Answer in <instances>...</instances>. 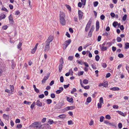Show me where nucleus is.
<instances>
[{"label":"nucleus","instance_id":"f257e3e1","mask_svg":"<svg viewBox=\"0 0 129 129\" xmlns=\"http://www.w3.org/2000/svg\"><path fill=\"white\" fill-rule=\"evenodd\" d=\"M32 125L33 126H35L36 128H40L42 126L41 122H34L32 124Z\"/></svg>","mask_w":129,"mask_h":129},{"label":"nucleus","instance_id":"f03ea898","mask_svg":"<svg viewBox=\"0 0 129 129\" xmlns=\"http://www.w3.org/2000/svg\"><path fill=\"white\" fill-rule=\"evenodd\" d=\"M60 63L59 66V72H61L63 64V61L62 58H61L60 59Z\"/></svg>","mask_w":129,"mask_h":129},{"label":"nucleus","instance_id":"7ed1b4c3","mask_svg":"<svg viewBox=\"0 0 129 129\" xmlns=\"http://www.w3.org/2000/svg\"><path fill=\"white\" fill-rule=\"evenodd\" d=\"M54 37L53 36L50 35L48 38V39L46 41L45 43H49L50 44V43L53 40Z\"/></svg>","mask_w":129,"mask_h":129},{"label":"nucleus","instance_id":"20e7f679","mask_svg":"<svg viewBox=\"0 0 129 129\" xmlns=\"http://www.w3.org/2000/svg\"><path fill=\"white\" fill-rule=\"evenodd\" d=\"M46 45L44 51L45 52L48 51L50 49V44L49 43H45Z\"/></svg>","mask_w":129,"mask_h":129},{"label":"nucleus","instance_id":"39448f33","mask_svg":"<svg viewBox=\"0 0 129 129\" xmlns=\"http://www.w3.org/2000/svg\"><path fill=\"white\" fill-rule=\"evenodd\" d=\"M91 21L89 20L85 28V30L86 31H88V30L89 28V27L91 25Z\"/></svg>","mask_w":129,"mask_h":129},{"label":"nucleus","instance_id":"423d86ee","mask_svg":"<svg viewBox=\"0 0 129 129\" xmlns=\"http://www.w3.org/2000/svg\"><path fill=\"white\" fill-rule=\"evenodd\" d=\"M60 21L61 24L62 25H64L66 24V22L65 19H59Z\"/></svg>","mask_w":129,"mask_h":129},{"label":"nucleus","instance_id":"0eeeda50","mask_svg":"<svg viewBox=\"0 0 129 129\" xmlns=\"http://www.w3.org/2000/svg\"><path fill=\"white\" fill-rule=\"evenodd\" d=\"M78 16L79 19H82L83 16V13L82 11L79 10L78 11Z\"/></svg>","mask_w":129,"mask_h":129},{"label":"nucleus","instance_id":"6e6552de","mask_svg":"<svg viewBox=\"0 0 129 129\" xmlns=\"http://www.w3.org/2000/svg\"><path fill=\"white\" fill-rule=\"evenodd\" d=\"M65 16V14L62 12H60L59 19H64Z\"/></svg>","mask_w":129,"mask_h":129},{"label":"nucleus","instance_id":"1a4fd4ad","mask_svg":"<svg viewBox=\"0 0 129 129\" xmlns=\"http://www.w3.org/2000/svg\"><path fill=\"white\" fill-rule=\"evenodd\" d=\"M8 18L10 22H11L12 23H14V21L13 19L12 15V14H11L9 16Z\"/></svg>","mask_w":129,"mask_h":129},{"label":"nucleus","instance_id":"9d476101","mask_svg":"<svg viewBox=\"0 0 129 129\" xmlns=\"http://www.w3.org/2000/svg\"><path fill=\"white\" fill-rule=\"evenodd\" d=\"M108 84L106 82H104L102 83H100L99 86H103L104 87H106L108 86Z\"/></svg>","mask_w":129,"mask_h":129},{"label":"nucleus","instance_id":"9b49d317","mask_svg":"<svg viewBox=\"0 0 129 129\" xmlns=\"http://www.w3.org/2000/svg\"><path fill=\"white\" fill-rule=\"evenodd\" d=\"M100 27L99 23L98 21H97L96 23V30L98 31V30Z\"/></svg>","mask_w":129,"mask_h":129},{"label":"nucleus","instance_id":"f8f14e48","mask_svg":"<svg viewBox=\"0 0 129 129\" xmlns=\"http://www.w3.org/2000/svg\"><path fill=\"white\" fill-rule=\"evenodd\" d=\"M36 105L39 107H41L42 105V103L39 100H37L36 102Z\"/></svg>","mask_w":129,"mask_h":129},{"label":"nucleus","instance_id":"ddd939ff","mask_svg":"<svg viewBox=\"0 0 129 129\" xmlns=\"http://www.w3.org/2000/svg\"><path fill=\"white\" fill-rule=\"evenodd\" d=\"M62 106V103H59L57 104L56 106V108L59 109Z\"/></svg>","mask_w":129,"mask_h":129},{"label":"nucleus","instance_id":"4468645a","mask_svg":"<svg viewBox=\"0 0 129 129\" xmlns=\"http://www.w3.org/2000/svg\"><path fill=\"white\" fill-rule=\"evenodd\" d=\"M75 108V107L74 106H68L66 107V109L67 110H72Z\"/></svg>","mask_w":129,"mask_h":129},{"label":"nucleus","instance_id":"2eb2a0df","mask_svg":"<svg viewBox=\"0 0 129 129\" xmlns=\"http://www.w3.org/2000/svg\"><path fill=\"white\" fill-rule=\"evenodd\" d=\"M44 127H45V129H50V126L48 124H44Z\"/></svg>","mask_w":129,"mask_h":129},{"label":"nucleus","instance_id":"dca6fc26","mask_svg":"<svg viewBox=\"0 0 129 129\" xmlns=\"http://www.w3.org/2000/svg\"><path fill=\"white\" fill-rule=\"evenodd\" d=\"M48 79V77H46V76H44L43 79L42 80V83L43 84L45 83L46 81Z\"/></svg>","mask_w":129,"mask_h":129},{"label":"nucleus","instance_id":"f3484780","mask_svg":"<svg viewBox=\"0 0 129 129\" xmlns=\"http://www.w3.org/2000/svg\"><path fill=\"white\" fill-rule=\"evenodd\" d=\"M67 100L70 103H73V99L72 98H69L68 97L67 98Z\"/></svg>","mask_w":129,"mask_h":129},{"label":"nucleus","instance_id":"a211bd4d","mask_svg":"<svg viewBox=\"0 0 129 129\" xmlns=\"http://www.w3.org/2000/svg\"><path fill=\"white\" fill-rule=\"evenodd\" d=\"M11 63L12 68L14 69L16 66V64L13 60H12Z\"/></svg>","mask_w":129,"mask_h":129},{"label":"nucleus","instance_id":"6ab92c4d","mask_svg":"<svg viewBox=\"0 0 129 129\" xmlns=\"http://www.w3.org/2000/svg\"><path fill=\"white\" fill-rule=\"evenodd\" d=\"M110 89L111 90L113 91H117L119 90V88L117 87H114L111 88Z\"/></svg>","mask_w":129,"mask_h":129},{"label":"nucleus","instance_id":"aec40b11","mask_svg":"<svg viewBox=\"0 0 129 129\" xmlns=\"http://www.w3.org/2000/svg\"><path fill=\"white\" fill-rule=\"evenodd\" d=\"M124 48L125 49H128L129 48V43L128 42H126L125 44Z\"/></svg>","mask_w":129,"mask_h":129},{"label":"nucleus","instance_id":"412c9836","mask_svg":"<svg viewBox=\"0 0 129 129\" xmlns=\"http://www.w3.org/2000/svg\"><path fill=\"white\" fill-rule=\"evenodd\" d=\"M117 112L118 114L121 115L123 116H125V114L123 112H122L121 111H116Z\"/></svg>","mask_w":129,"mask_h":129},{"label":"nucleus","instance_id":"4be33fe9","mask_svg":"<svg viewBox=\"0 0 129 129\" xmlns=\"http://www.w3.org/2000/svg\"><path fill=\"white\" fill-rule=\"evenodd\" d=\"M108 48V47L107 48L106 47L102 46L101 48V50L102 51H104L106 50Z\"/></svg>","mask_w":129,"mask_h":129},{"label":"nucleus","instance_id":"5701e85b","mask_svg":"<svg viewBox=\"0 0 129 129\" xmlns=\"http://www.w3.org/2000/svg\"><path fill=\"white\" fill-rule=\"evenodd\" d=\"M6 16L4 14H1V15L0 16V21L3 19H4L5 18Z\"/></svg>","mask_w":129,"mask_h":129},{"label":"nucleus","instance_id":"b1692460","mask_svg":"<svg viewBox=\"0 0 129 129\" xmlns=\"http://www.w3.org/2000/svg\"><path fill=\"white\" fill-rule=\"evenodd\" d=\"M3 117L4 119H7L9 118V115H6L5 114H3Z\"/></svg>","mask_w":129,"mask_h":129},{"label":"nucleus","instance_id":"393cba45","mask_svg":"<svg viewBox=\"0 0 129 129\" xmlns=\"http://www.w3.org/2000/svg\"><path fill=\"white\" fill-rule=\"evenodd\" d=\"M66 116V115L64 114L58 116L59 117L61 118H65Z\"/></svg>","mask_w":129,"mask_h":129},{"label":"nucleus","instance_id":"a878e982","mask_svg":"<svg viewBox=\"0 0 129 129\" xmlns=\"http://www.w3.org/2000/svg\"><path fill=\"white\" fill-rule=\"evenodd\" d=\"M47 102V104H50L52 102V101L50 99H48L46 100Z\"/></svg>","mask_w":129,"mask_h":129},{"label":"nucleus","instance_id":"bb28decb","mask_svg":"<svg viewBox=\"0 0 129 129\" xmlns=\"http://www.w3.org/2000/svg\"><path fill=\"white\" fill-rule=\"evenodd\" d=\"M118 24V23L117 22L114 21L113 23V25L114 27H116Z\"/></svg>","mask_w":129,"mask_h":129},{"label":"nucleus","instance_id":"cd10ccee","mask_svg":"<svg viewBox=\"0 0 129 129\" xmlns=\"http://www.w3.org/2000/svg\"><path fill=\"white\" fill-rule=\"evenodd\" d=\"M93 31H91L89 30V33H88V37H91L92 35V33Z\"/></svg>","mask_w":129,"mask_h":129},{"label":"nucleus","instance_id":"c85d7f7f","mask_svg":"<svg viewBox=\"0 0 129 129\" xmlns=\"http://www.w3.org/2000/svg\"><path fill=\"white\" fill-rule=\"evenodd\" d=\"M109 124L111 126H112L113 127H116V126L115 125V123H109Z\"/></svg>","mask_w":129,"mask_h":129},{"label":"nucleus","instance_id":"c756f323","mask_svg":"<svg viewBox=\"0 0 129 129\" xmlns=\"http://www.w3.org/2000/svg\"><path fill=\"white\" fill-rule=\"evenodd\" d=\"M23 103L24 104L30 105L31 103V102H28L26 101H25Z\"/></svg>","mask_w":129,"mask_h":129},{"label":"nucleus","instance_id":"7c9ffc66","mask_svg":"<svg viewBox=\"0 0 129 129\" xmlns=\"http://www.w3.org/2000/svg\"><path fill=\"white\" fill-rule=\"evenodd\" d=\"M91 101V98L90 97H89L87 98L86 101L88 103H90Z\"/></svg>","mask_w":129,"mask_h":129},{"label":"nucleus","instance_id":"2f4dec72","mask_svg":"<svg viewBox=\"0 0 129 129\" xmlns=\"http://www.w3.org/2000/svg\"><path fill=\"white\" fill-rule=\"evenodd\" d=\"M10 86L11 91L12 92L14 90V88L13 85H10Z\"/></svg>","mask_w":129,"mask_h":129},{"label":"nucleus","instance_id":"473e14b6","mask_svg":"<svg viewBox=\"0 0 129 129\" xmlns=\"http://www.w3.org/2000/svg\"><path fill=\"white\" fill-rule=\"evenodd\" d=\"M78 60H77V62L78 63L81 65H82L83 64L84 62L82 60H81L80 61H78Z\"/></svg>","mask_w":129,"mask_h":129},{"label":"nucleus","instance_id":"72a5a7b5","mask_svg":"<svg viewBox=\"0 0 129 129\" xmlns=\"http://www.w3.org/2000/svg\"><path fill=\"white\" fill-rule=\"evenodd\" d=\"M1 10L5 11L7 12H8V11L7 10L4 6L2 7V8L1 9Z\"/></svg>","mask_w":129,"mask_h":129},{"label":"nucleus","instance_id":"f704fd0d","mask_svg":"<svg viewBox=\"0 0 129 129\" xmlns=\"http://www.w3.org/2000/svg\"><path fill=\"white\" fill-rule=\"evenodd\" d=\"M83 83L85 84H87L88 83V81L87 80L85 79L83 81Z\"/></svg>","mask_w":129,"mask_h":129},{"label":"nucleus","instance_id":"c9c22d12","mask_svg":"<svg viewBox=\"0 0 129 129\" xmlns=\"http://www.w3.org/2000/svg\"><path fill=\"white\" fill-rule=\"evenodd\" d=\"M116 40L117 42H120L121 41V39L120 37H117Z\"/></svg>","mask_w":129,"mask_h":129},{"label":"nucleus","instance_id":"e433bc0d","mask_svg":"<svg viewBox=\"0 0 129 129\" xmlns=\"http://www.w3.org/2000/svg\"><path fill=\"white\" fill-rule=\"evenodd\" d=\"M100 59V57L99 55H97L95 56V59L96 61H98Z\"/></svg>","mask_w":129,"mask_h":129},{"label":"nucleus","instance_id":"4c0bfd02","mask_svg":"<svg viewBox=\"0 0 129 129\" xmlns=\"http://www.w3.org/2000/svg\"><path fill=\"white\" fill-rule=\"evenodd\" d=\"M73 58V56H69L68 57V59L69 60H70V61H72Z\"/></svg>","mask_w":129,"mask_h":129},{"label":"nucleus","instance_id":"58836bf2","mask_svg":"<svg viewBox=\"0 0 129 129\" xmlns=\"http://www.w3.org/2000/svg\"><path fill=\"white\" fill-rule=\"evenodd\" d=\"M98 4V2L97 1L93 3L94 6V7H96Z\"/></svg>","mask_w":129,"mask_h":129},{"label":"nucleus","instance_id":"ea45409f","mask_svg":"<svg viewBox=\"0 0 129 129\" xmlns=\"http://www.w3.org/2000/svg\"><path fill=\"white\" fill-rule=\"evenodd\" d=\"M127 18V15L126 14H125L124 15V16H123V18H122V20L124 21H125L126 19Z\"/></svg>","mask_w":129,"mask_h":129},{"label":"nucleus","instance_id":"a19ab883","mask_svg":"<svg viewBox=\"0 0 129 129\" xmlns=\"http://www.w3.org/2000/svg\"><path fill=\"white\" fill-rule=\"evenodd\" d=\"M106 118L108 119H110L111 118V117L109 115H107L106 116H105Z\"/></svg>","mask_w":129,"mask_h":129},{"label":"nucleus","instance_id":"79ce46f5","mask_svg":"<svg viewBox=\"0 0 129 129\" xmlns=\"http://www.w3.org/2000/svg\"><path fill=\"white\" fill-rule=\"evenodd\" d=\"M118 56L120 58H122L124 57V55L120 53L118 54Z\"/></svg>","mask_w":129,"mask_h":129},{"label":"nucleus","instance_id":"37998d69","mask_svg":"<svg viewBox=\"0 0 129 129\" xmlns=\"http://www.w3.org/2000/svg\"><path fill=\"white\" fill-rule=\"evenodd\" d=\"M36 50L37 49H35V48H34L33 49L31 50V53L32 54L34 53L35 52Z\"/></svg>","mask_w":129,"mask_h":129},{"label":"nucleus","instance_id":"c03bdc74","mask_svg":"<svg viewBox=\"0 0 129 129\" xmlns=\"http://www.w3.org/2000/svg\"><path fill=\"white\" fill-rule=\"evenodd\" d=\"M112 45V44L111 42H108L106 43V45L108 47H110Z\"/></svg>","mask_w":129,"mask_h":129},{"label":"nucleus","instance_id":"a18cd8bd","mask_svg":"<svg viewBox=\"0 0 129 129\" xmlns=\"http://www.w3.org/2000/svg\"><path fill=\"white\" fill-rule=\"evenodd\" d=\"M118 126L119 128H121L122 127V124L121 123H118Z\"/></svg>","mask_w":129,"mask_h":129},{"label":"nucleus","instance_id":"49530a36","mask_svg":"<svg viewBox=\"0 0 129 129\" xmlns=\"http://www.w3.org/2000/svg\"><path fill=\"white\" fill-rule=\"evenodd\" d=\"M22 45V43L21 42L19 43L17 45V48L18 49H19L21 47Z\"/></svg>","mask_w":129,"mask_h":129},{"label":"nucleus","instance_id":"de8ad7c7","mask_svg":"<svg viewBox=\"0 0 129 129\" xmlns=\"http://www.w3.org/2000/svg\"><path fill=\"white\" fill-rule=\"evenodd\" d=\"M104 118V117L103 116H101L100 118V122H102L103 121Z\"/></svg>","mask_w":129,"mask_h":129},{"label":"nucleus","instance_id":"09e8293b","mask_svg":"<svg viewBox=\"0 0 129 129\" xmlns=\"http://www.w3.org/2000/svg\"><path fill=\"white\" fill-rule=\"evenodd\" d=\"M64 80L63 77L62 76H61L60 77V82L62 83L63 82Z\"/></svg>","mask_w":129,"mask_h":129},{"label":"nucleus","instance_id":"8fccbe9b","mask_svg":"<svg viewBox=\"0 0 129 129\" xmlns=\"http://www.w3.org/2000/svg\"><path fill=\"white\" fill-rule=\"evenodd\" d=\"M84 72L83 71H80L78 73V75L79 76L82 75H83Z\"/></svg>","mask_w":129,"mask_h":129},{"label":"nucleus","instance_id":"3c124183","mask_svg":"<svg viewBox=\"0 0 129 129\" xmlns=\"http://www.w3.org/2000/svg\"><path fill=\"white\" fill-rule=\"evenodd\" d=\"M99 103H103V99L102 97H101L100 98Z\"/></svg>","mask_w":129,"mask_h":129},{"label":"nucleus","instance_id":"603ef678","mask_svg":"<svg viewBox=\"0 0 129 129\" xmlns=\"http://www.w3.org/2000/svg\"><path fill=\"white\" fill-rule=\"evenodd\" d=\"M44 96V95L43 94H40L39 95V98H41V99H42L43 98Z\"/></svg>","mask_w":129,"mask_h":129},{"label":"nucleus","instance_id":"864d4df0","mask_svg":"<svg viewBox=\"0 0 129 129\" xmlns=\"http://www.w3.org/2000/svg\"><path fill=\"white\" fill-rule=\"evenodd\" d=\"M22 127V125L21 124H18L16 126L17 128H21Z\"/></svg>","mask_w":129,"mask_h":129},{"label":"nucleus","instance_id":"5fc2aeb1","mask_svg":"<svg viewBox=\"0 0 129 129\" xmlns=\"http://www.w3.org/2000/svg\"><path fill=\"white\" fill-rule=\"evenodd\" d=\"M81 1L82 5H85L86 3V0H81Z\"/></svg>","mask_w":129,"mask_h":129},{"label":"nucleus","instance_id":"6e6d98bb","mask_svg":"<svg viewBox=\"0 0 129 129\" xmlns=\"http://www.w3.org/2000/svg\"><path fill=\"white\" fill-rule=\"evenodd\" d=\"M53 120L51 119H49L48 121V122L50 124H51L52 123H53Z\"/></svg>","mask_w":129,"mask_h":129},{"label":"nucleus","instance_id":"4d7b16f0","mask_svg":"<svg viewBox=\"0 0 129 129\" xmlns=\"http://www.w3.org/2000/svg\"><path fill=\"white\" fill-rule=\"evenodd\" d=\"M68 123L69 125L72 124H73V122L71 120L68 121Z\"/></svg>","mask_w":129,"mask_h":129},{"label":"nucleus","instance_id":"13d9d810","mask_svg":"<svg viewBox=\"0 0 129 129\" xmlns=\"http://www.w3.org/2000/svg\"><path fill=\"white\" fill-rule=\"evenodd\" d=\"M70 84H68L67 85H63V87L65 89H66L67 88H68Z\"/></svg>","mask_w":129,"mask_h":129},{"label":"nucleus","instance_id":"bf43d9fd","mask_svg":"<svg viewBox=\"0 0 129 129\" xmlns=\"http://www.w3.org/2000/svg\"><path fill=\"white\" fill-rule=\"evenodd\" d=\"M102 66L103 68H105L107 66V64L105 63H103L102 64Z\"/></svg>","mask_w":129,"mask_h":129},{"label":"nucleus","instance_id":"052dcab7","mask_svg":"<svg viewBox=\"0 0 129 129\" xmlns=\"http://www.w3.org/2000/svg\"><path fill=\"white\" fill-rule=\"evenodd\" d=\"M71 39H69L67 41H66L65 42L67 43V44H69L71 42Z\"/></svg>","mask_w":129,"mask_h":129},{"label":"nucleus","instance_id":"680f3d73","mask_svg":"<svg viewBox=\"0 0 129 129\" xmlns=\"http://www.w3.org/2000/svg\"><path fill=\"white\" fill-rule=\"evenodd\" d=\"M102 104L100 103H98V107L99 109L101 108L102 107Z\"/></svg>","mask_w":129,"mask_h":129},{"label":"nucleus","instance_id":"e2e57ef3","mask_svg":"<svg viewBox=\"0 0 129 129\" xmlns=\"http://www.w3.org/2000/svg\"><path fill=\"white\" fill-rule=\"evenodd\" d=\"M8 27V26L7 25H5L3 26L2 27V28L4 30H6L7 29Z\"/></svg>","mask_w":129,"mask_h":129},{"label":"nucleus","instance_id":"0e129e2a","mask_svg":"<svg viewBox=\"0 0 129 129\" xmlns=\"http://www.w3.org/2000/svg\"><path fill=\"white\" fill-rule=\"evenodd\" d=\"M50 96L52 98H54L55 97V95L54 93H52L51 94Z\"/></svg>","mask_w":129,"mask_h":129},{"label":"nucleus","instance_id":"69168bd1","mask_svg":"<svg viewBox=\"0 0 129 129\" xmlns=\"http://www.w3.org/2000/svg\"><path fill=\"white\" fill-rule=\"evenodd\" d=\"M118 106L116 105H114L113 106V108L115 109H117L118 108Z\"/></svg>","mask_w":129,"mask_h":129},{"label":"nucleus","instance_id":"338daca9","mask_svg":"<svg viewBox=\"0 0 129 129\" xmlns=\"http://www.w3.org/2000/svg\"><path fill=\"white\" fill-rule=\"evenodd\" d=\"M100 17L101 19L103 20L104 19L105 16L104 15H102Z\"/></svg>","mask_w":129,"mask_h":129},{"label":"nucleus","instance_id":"774afa93","mask_svg":"<svg viewBox=\"0 0 129 129\" xmlns=\"http://www.w3.org/2000/svg\"><path fill=\"white\" fill-rule=\"evenodd\" d=\"M46 118H43L41 120V122L42 123H44L45 122Z\"/></svg>","mask_w":129,"mask_h":129}]
</instances>
